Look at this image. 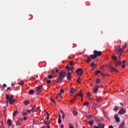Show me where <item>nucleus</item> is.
I'll list each match as a JSON object with an SVG mask.
<instances>
[{
  "label": "nucleus",
  "instance_id": "obj_38",
  "mask_svg": "<svg viewBox=\"0 0 128 128\" xmlns=\"http://www.w3.org/2000/svg\"><path fill=\"white\" fill-rule=\"evenodd\" d=\"M36 105L35 104L31 109L32 112H34V108H36Z\"/></svg>",
  "mask_w": 128,
  "mask_h": 128
},
{
  "label": "nucleus",
  "instance_id": "obj_14",
  "mask_svg": "<svg viewBox=\"0 0 128 128\" xmlns=\"http://www.w3.org/2000/svg\"><path fill=\"white\" fill-rule=\"evenodd\" d=\"M70 94H76V90H74V88H72L70 90Z\"/></svg>",
  "mask_w": 128,
  "mask_h": 128
},
{
  "label": "nucleus",
  "instance_id": "obj_25",
  "mask_svg": "<svg viewBox=\"0 0 128 128\" xmlns=\"http://www.w3.org/2000/svg\"><path fill=\"white\" fill-rule=\"evenodd\" d=\"M73 114H74V116H78V111H76V110H74Z\"/></svg>",
  "mask_w": 128,
  "mask_h": 128
},
{
  "label": "nucleus",
  "instance_id": "obj_59",
  "mask_svg": "<svg viewBox=\"0 0 128 128\" xmlns=\"http://www.w3.org/2000/svg\"><path fill=\"white\" fill-rule=\"evenodd\" d=\"M49 118H50V114H48V116L47 117H46V119H47L48 120Z\"/></svg>",
  "mask_w": 128,
  "mask_h": 128
},
{
  "label": "nucleus",
  "instance_id": "obj_35",
  "mask_svg": "<svg viewBox=\"0 0 128 128\" xmlns=\"http://www.w3.org/2000/svg\"><path fill=\"white\" fill-rule=\"evenodd\" d=\"M101 72H100V70H97L96 72V74H100Z\"/></svg>",
  "mask_w": 128,
  "mask_h": 128
},
{
  "label": "nucleus",
  "instance_id": "obj_55",
  "mask_svg": "<svg viewBox=\"0 0 128 128\" xmlns=\"http://www.w3.org/2000/svg\"><path fill=\"white\" fill-rule=\"evenodd\" d=\"M30 112H32V110H27V112H28V114H30Z\"/></svg>",
  "mask_w": 128,
  "mask_h": 128
},
{
  "label": "nucleus",
  "instance_id": "obj_28",
  "mask_svg": "<svg viewBox=\"0 0 128 128\" xmlns=\"http://www.w3.org/2000/svg\"><path fill=\"white\" fill-rule=\"evenodd\" d=\"M96 100L98 102H102V98H96Z\"/></svg>",
  "mask_w": 128,
  "mask_h": 128
},
{
  "label": "nucleus",
  "instance_id": "obj_57",
  "mask_svg": "<svg viewBox=\"0 0 128 128\" xmlns=\"http://www.w3.org/2000/svg\"><path fill=\"white\" fill-rule=\"evenodd\" d=\"M24 116H28V112H26L23 113Z\"/></svg>",
  "mask_w": 128,
  "mask_h": 128
},
{
  "label": "nucleus",
  "instance_id": "obj_44",
  "mask_svg": "<svg viewBox=\"0 0 128 128\" xmlns=\"http://www.w3.org/2000/svg\"><path fill=\"white\" fill-rule=\"evenodd\" d=\"M126 48V44L125 45L123 46V48H122L124 51V48Z\"/></svg>",
  "mask_w": 128,
  "mask_h": 128
},
{
  "label": "nucleus",
  "instance_id": "obj_62",
  "mask_svg": "<svg viewBox=\"0 0 128 128\" xmlns=\"http://www.w3.org/2000/svg\"><path fill=\"white\" fill-rule=\"evenodd\" d=\"M108 128H114V126H109Z\"/></svg>",
  "mask_w": 128,
  "mask_h": 128
},
{
  "label": "nucleus",
  "instance_id": "obj_42",
  "mask_svg": "<svg viewBox=\"0 0 128 128\" xmlns=\"http://www.w3.org/2000/svg\"><path fill=\"white\" fill-rule=\"evenodd\" d=\"M61 94H64V90L62 88L60 90Z\"/></svg>",
  "mask_w": 128,
  "mask_h": 128
},
{
  "label": "nucleus",
  "instance_id": "obj_3",
  "mask_svg": "<svg viewBox=\"0 0 128 128\" xmlns=\"http://www.w3.org/2000/svg\"><path fill=\"white\" fill-rule=\"evenodd\" d=\"M94 54H96V56H100L102 54V51H98L96 50H94L93 52Z\"/></svg>",
  "mask_w": 128,
  "mask_h": 128
},
{
  "label": "nucleus",
  "instance_id": "obj_11",
  "mask_svg": "<svg viewBox=\"0 0 128 128\" xmlns=\"http://www.w3.org/2000/svg\"><path fill=\"white\" fill-rule=\"evenodd\" d=\"M8 102L10 104H14V102H16V99L8 100Z\"/></svg>",
  "mask_w": 128,
  "mask_h": 128
},
{
  "label": "nucleus",
  "instance_id": "obj_24",
  "mask_svg": "<svg viewBox=\"0 0 128 128\" xmlns=\"http://www.w3.org/2000/svg\"><path fill=\"white\" fill-rule=\"evenodd\" d=\"M16 126H20V119L16 121Z\"/></svg>",
  "mask_w": 128,
  "mask_h": 128
},
{
  "label": "nucleus",
  "instance_id": "obj_30",
  "mask_svg": "<svg viewBox=\"0 0 128 128\" xmlns=\"http://www.w3.org/2000/svg\"><path fill=\"white\" fill-rule=\"evenodd\" d=\"M100 79L97 78L96 80V83L98 84H100Z\"/></svg>",
  "mask_w": 128,
  "mask_h": 128
},
{
  "label": "nucleus",
  "instance_id": "obj_34",
  "mask_svg": "<svg viewBox=\"0 0 128 128\" xmlns=\"http://www.w3.org/2000/svg\"><path fill=\"white\" fill-rule=\"evenodd\" d=\"M91 66L92 68H96V64H94V62H92V64H91Z\"/></svg>",
  "mask_w": 128,
  "mask_h": 128
},
{
  "label": "nucleus",
  "instance_id": "obj_6",
  "mask_svg": "<svg viewBox=\"0 0 128 128\" xmlns=\"http://www.w3.org/2000/svg\"><path fill=\"white\" fill-rule=\"evenodd\" d=\"M13 98H14V95H12L10 97V95L7 94L6 96V100H14Z\"/></svg>",
  "mask_w": 128,
  "mask_h": 128
},
{
  "label": "nucleus",
  "instance_id": "obj_36",
  "mask_svg": "<svg viewBox=\"0 0 128 128\" xmlns=\"http://www.w3.org/2000/svg\"><path fill=\"white\" fill-rule=\"evenodd\" d=\"M17 113H18V110H16V111L13 112V115L14 116H16Z\"/></svg>",
  "mask_w": 128,
  "mask_h": 128
},
{
  "label": "nucleus",
  "instance_id": "obj_29",
  "mask_svg": "<svg viewBox=\"0 0 128 128\" xmlns=\"http://www.w3.org/2000/svg\"><path fill=\"white\" fill-rule=\"evenodd\" d=\"M76 100V96H74V98L72 99L70 102H73Z\"/></svg>",
  "mask_w": 128,
  "mask_h": 128
},
{
  "label": "nucleus",
  "instance_id": "obj_51",
  "mask_svg": "<svg viewBox=\"0 0 128 128\" xmlns=\"http://www.w3.org/2000/svg\"><path fill=\"white\" fill-rule=\"evenodd\" d=\"M122 68H126V65L124 64H123L122 66Z\"/></svg>",
  "mask_w": 128,
  "mask_h": 128
},
{
  "label": "nucleus",
  "instance_id": "obj_52",
  "mask_svg": "<svg viewBox=\"0 0 128 128\" xmlns=\"http://www.w3.org/2000/svg\"><path fill=\"white\" fill-rule=\"evenodd\" d=\"M8 103H9L8 101V100H6V104L7 106H8Z\"/></svg>",
  "mask_w": 128,
  "mask_h": 128
},
{
  "label": "nucleus",
  "instance_id": "obj_8",
  "mask_svg": "<svg viewBox=\"0 0 128 128\" xmlns=\"http://www.w3.org/2000/svg\"><path fill=\"white\" fill-rule=\"evenodd\" d=\"M118 114H126V110L122 108L120 110L118 111Z\"/></svg>",
  "mask_w": 128,
  "mask_h": 128
},
{
  "label": "nucleus",
  "instance_id": "obj_54",
  "mask_svg": "<svg viewBox=\"0 0 128 128\" xmlns=\"http://www.w3.org/2000/svg\"><path fill=\"white\" fill-rule=\"evenodd\" d=\"M62 118H63V120H64V113H63V114L62 116Z\"/></svg>",
  "mask_w": 128,
  "mask_h": 128
},
{
  "label": "nucleus",
  "instance_id": "obj_16",
  "mask_svg": "<svg viewBox=\"0 0 128 128\" xmlns=\"http://www.w3.org/2000/svg\"><path fill=\"white\" fill-rule=\"evenodd\" d=\"M98 57L96 56V54H92L90 56V58H92V60H94L95 58H96Z\"/></svg>",
  "mask_w": 128,
  "mask_h": 128
},
{
  "label": "nucleus",
  "instance_id": "obj_23",
  "mask_svg": "<svg viewBox=\"0 0 128 128\" xmlns=\"http://www.w3.org/2000/svg\"><path fill=\"white\" fill-rule=\"evenodd\" d=\"M124 122H122V124H120L119 128H124Z\"/></svg>",
  "mask_w": 128,
  "mask_h": 128
},
{
  "label": "nucleus",
  "instance_id": "obj_64",
  "mask_svg": "<svg viewBox=\"0 0 128 128\" xmlns=\"http://www.w3.org/2000/svg\"><path fill=\"white\" fill-rule=\"evenodd\" d=\"M64 124H61V128H64Z\"/></svg>",
  "mask_w": 128,
  "mask_h": 128
},
{
  "label": "nucleus",
  "instance_id": "obj_7",
  "mask_svg": "<svg viewBox=\"0 0 128 128\" xmlns=\"http://www.w3.org/2000/svg\"><path fill=\"white\" fill-rule=\"evenodd\" d=\"M114 118H115L116 122H120V118L118 117V114H116L114 115Z\"/></svg>",
  "mask_w": 128,
  "mask_h": 128
},
{
  "label": "nucleus",
  "instance_id": "obj_48",
  "mask_svg": "<svg viewBox=\"0 0 128 128\" xmlns=\"http://www.w3.org/2000/svg\"><path fill=\"white\" fill-rule=\"evenodd\" d=\"M10 87H8L7 90H5V92H8V90H10Z\"/></svg>",
  "mask_w": 128,
  "mask_h": 128
},
{
  "label": "nucleus",
  "instance_id": "obj_50",
  "mask_svg": "<svg viewBox=\"0 0 128 128\" xmlns=\"http://www.w3.org/2000/svg\"><path fill=\"white\" fill-rule=\"evenodd\" d=\"M74 64V62L72 61L70 62V66H72Z\"/></svg>",
  "mask_w": 128,
  "mask_h": 128
},
{
  "label": "nucleus",
  "instance_id": "obj_10",
  "mask_svg": "<svg viewBox=\"0 0 128 128\" xmlns=\"http://www.w3.org/2000/svg\"><path fill=\"white\" fill-rule=\"evenodd\" d=\"M77 96H80V98H82V92L80 90L78 93L76 94Z\"/></svg>",
  "mask_w": 128,
  "mask_h": 128
},
{
  "label": "nucleus",
  "instance_id": "obj_31",
  "mask_svg": "<svg viewBox=\"0 0 128 128\" xmlns=\"http://www.w3.org/2000/svg\"><path fill=\"white\" fill-rule=\"evenodd\" d=\"M84 106H90V102H86L84 104Z\"/></svg>",
  "mask_w": 128,
  "mask_h": 128
},
{
  "label": "nucleus",
  "instance_id": "obj_18",
  "mask_svg": "<svg viewBox=\"0 0 128 128\" xmlns=\"http://www.w3.org/2000/svg\"><path fill=\"white\" fill-rule=\"evenodd\" d=\"M92 62V59L90 57L87 58V60H86V62L88 64H90V62Z\"/></svg>",
  "mask_w": 128,
  "mask_h": 128
},
{
  "label": "nucleus",
  "instance_id": "obj_33",
  "mask_svg": "<svg viewBox=\"0 0 128 128\" xmlns=\"http://www.w3.org/2000/svg\"><path fill=\"white\" fill-rule=\"evenodd\" d=\"M94 120H96V122H100V119L96 117L94 118Z\"/></svg>",
  "mask_w": 128,
  "mask_h": 128
},
{
  "label": "nucleus",
  "instance_id": "obj_61",
  "mask_svg": "<svg viewBox=\"0 0 128 128\" xmlns=\"http://www.w3.org/2000/svg\"><path fill=\"white\" fill-rule=\"evenodd\" d=\"M56 72H58V68H56Z\"/></svg>",
  "mask_w": 128,
  "mask_h": 128
},
{
  "label": "nucleus",
  "instance_id": "obj_45",
  "mask_svg": "<svg viewBox=\"0 0 128 128\" xmlns=\"http://www.w3.org/2000/svg\"><path fill=\"white\" fill-rule=\"evenodd\" d=\"M52 82V80H47L46 83L47 84H50Z\"/></svg>",
  "mask_w": 128,
  "mask_h": 128
},
{
  "label": "nucleus",
  "instance_id": "obj_27",
  "mask_svg": "<svg viewBox=\"0 0 128 128\" xmlns=\"http://www.w3.org/2000/svg\"><path fill=\"white\" fill-rule=\"evenodd\" d=\"M66 70H68V72H70V67L69 66H66L65 67Z\"/></svg>",
  "mask_w": 128,
  "mask_h": 128
},
{
  "label": "nucleus",
  "instance_id": "obj_19",
  "mask_svg": "<svg viewBox=\"0 0 128 128\" xmlns=\"http://www.w3.org/2000/svg\"><path fill=\"white\" fill-rule=\"evenodd\" d=\"M112 60H114V62H116V60H118V57L115 56H112Z\"/></svg>",
  "mask_w": 128,
  "mask_h": 128
},
{
  "label": "nucleus",
  "instance_id": "obj_21",
  "mask_svg": "<svg viewBox=\"0 0 128 128\" xmlns=\"http://www.w3.org/2000/svg\"><path fill=\"white\" fill-rule=\"evenodd\" d=\"M7 122H8V124L10 126H12V120L8 119L7 120Z\"/></svg>",
  "mask_w": 128,
  "mask_h": 128
},
{
  "label": "nucleus",
  "instance_id": "obj_47",
  "mask_svg": "<svg viewBox=\"0 0 128 128\" xmlns=\"http://www.w3.org/2000/svg\"><path fill=\"white\" fill-rule=\"evenodd\" d=\"M57 96H62V93H58L57 94Z\"/></svg>",
  "mask_w": 128,
  "mask_h": 128
},
{
  "label": "nucleus",
  "instance_id": "obj_63",
  "mask_svg": "<svg viewBox=\"0 0 128 128\" xmlns=\"http://www.w3.org/2000/svg\"><path fill=\"white\" fill-rule=\"evenodd\" d=\"M24 120H28V118H26V117H24Z\"/></svg>",
  "mask_w": 128,
  "mask_h": 128
},
{
  "label": "nucleus",
  "instance_id": "obj_43",
  "mask_svg": "<svg viewBox=\"0 0 128 128\" xmlns=\"http://www.w3.org/2000/svg\"><path fill=\"white\" fill-rule=\"evenodd\" d=\"M58 124H62V119H58Z\"/></svg>",
  "mask_w": 128,
  "mask_h": 128
},
{
  "label": "nucleus",
  "instance_id": "obj_58",
  "mask_svg": "<svg viewBox=\"0 0 128 128\" xmlns=\"http://www.w3.org/2000/svg\"><path fill=\"white\" fill-rule=\"evenodd\" d=\"M94 128H100V126H94Z\"/></svg>",
  "mask_w": 128,
  "mask_h": 128
},
{
  "label": "nucleus",
  "instance_id": "obj_60",
  "mask_svg": "<svg viewBox=\"0 0 128 128\" xmlns=\"http://www.w3.org/2000/svg\"><path fill=\"white\" fill-rule=\"evenodd\" d=\"M90 70H92V72H94V68H92L90 69Z\"/></svg>",
  "mask_w": 128,
  "mask_h": 128
},
{
  "label": "nucleus",
  "instance_id": "obj_12",
  "mask_svg": "<svg viewBox=\"0 0 128 128\" xmlns=\"http://www.w3.org/2000/svg\"><path fill=\"white\" fill-rule=\"evenodd\" d=\"M72 78V74L68 72L67 74V79L70 80Z\"/></svg>",
  "mask_w": 128,
  "mask_h": 128
},
{
  "label": "nucleus",
  "instance_id": "obj_1",
  "mask_svg": "<svg viewBox=\"0 0 128 128\" xmlns=\"http://www.w3.org/2000/svg\"><path fill=\"white\" fill-rule=\"evenodd\" d=\"M66 72L64 71H61L60 72V74H59V76H58V78H56V82L58 83H60L62 82V78H66Z\"/></svg>",
  "mask_w": 128,
  "mask_h": 128
},
{
  "label": "nucleus",
  "instance_id": "obj_17",
  "mask_svg": "<svg viewBox=\"0 0 128 128\" xmlns=\"http://www.w3.org/2000/svg\"><path fill=\"white\" fill-rule=\"evenodd\" d=\"M29 94H34V90H30L28 92Z\"/></svg>",
  "mask_w": 128,
  "mask_h": 128
},
{
  "label": "nucleus",
  "instance_id": "obj_32",
  "mask_svg": "<svg viewBox=\"0 0 128 128\" xmlns=\"http://www.w3.org/2000/svg\"><path fill=\"white\" fill-rule=\"evenodd\" d=\"M120 110V107H118V106H116L114 108V110Z\"/></svg>",
  "mask_w": 128,
  "mask_h": 128
},
{
  "label": "nucleus",
  "instance_id": "obj_56",
  "mask_svg": "<svg viewBox=\"0 0 128 128\" xmlns=\"http://www.w3.org/2000/svg\"><path fill=\"white\" fill-rule=\"evenodd\" d=\"M122 64H126V60H123L122 62Z\"/></svg>",
  "mask_w": 128,
  "mask_h": 128
},
{
  "label": "nucleus",
  "instance_id": "obj_53",
  "mask_svg": "<svg viewBox=\"0 0 128 128\" xmlns=\"http://www.w3.org/2000/svg\"><path fill=\"white\" fill-rule=\"evenodd\" d=\"M100 74H101V76H102V78H104V73L101 72Z\"/></svg>",
  "mask_w": 128,
  "mask_h": 128
},
{
  "label": "nucleus",
  "instance_id": "obj_2",
  "mask_svg": "<svg viewBox=\"0 0 128 128\" xmlns=\"http://www.w3.org/2000/svg\"><path fill=\"white\" fill-rule=\"evenodd\" d=\"M122 52H124V49L120 48V47H119L117 48L116 50V54H118V56H122Z\"/></svg>",
  "mask_w": 128,
  "mask_h": 128
},
{
  "label": "nucleus",
  "instance_id": "obj_4",
  "mask_svg": "<svg viewBox=\"0 0 128 128\" xmlns=\"http://www.w3.org/2000/svg\"><path fill=\"white\" fill-rule=\"evenodd\" d=\"M76 72L78 76H82V75L83 72L82 68H79L78 70H76Z\"/></svg>",
  "mask_w": 128,
  "mask_h": 128
},
{
  "label": "nucleus",
  "instance_id": "obj_49",
  "mask_svg": "<svg viewBox=\"0 0 128 128\" xmlns=\"http://www.w3.org/2000/svg\"><path fill=\"white\" fill-rule=\"evenodd\" d=\"M51 74H54V70H52V71H51Z\"/></svg>",
  "mask_w": 128,
  "mask_h": 128
},
{
  "label": "nucleus",
  "instance_id": "obj_9",
  "mask_svg": "<svg viewBox=\"0 0 128 128\" xmlns=\"http://www.w3.org/2000/svg\"><path fill=\"white\" fill-rule=\"evenodd\" d=\"M98 85H96L94 88L93 92H94V94H96L98 92Z\"/></svg>",
  "mask_w": 128,
  "mask_h": 128
},
{
  "label": "nucleus",
  "instance_id": "obj_20",
  "mask_svg": "<svg viewBox=\"0 0 128 128\" xmlns=\"http://www.w3.org/2000/svg\"><path fill=\"white\" fill-rule=\"evenodd\" d=\"M99 128H104V124H98Z\"/></svg>",
  "mask_w": 128,
  "mask_h": 128
},
{
  "label": "nucleus",
  "instance_id": "obj_22",
  "mask_svg": "<svg viewBox=\"0 0 128 128\" xmlns=\"http://www.w3.org/2000/svg\"><path fill=\"white\" fill-rule=\"evenodd\" d=\"M89 124L91 126H94V120H92L91 121H90L89 122Z\"/></svg>",
  "mask_w": 128,
  "mask_h": 128
},
{
  "label": "nucleus",
  "instance_id": "obj_5",
  "mask_svg": "<svg viewBox=\"0 0 128 128\" xmlns=\"http://www.w3.org/2000/svg\"><path fill=\"white\" fill-rule=\"evenodd\" d=\"M42 86H38L36 88V91L37 92H38V94L42 92Z\"/></svg>",
  "mask_w": 128,
  "mask_h": 128
},
{
  "label": "nucleus",
  "instance_id": "obj_13",
  "mask_svg": "<svg viewBox=\"0 0 128 128\" xmlns=\"http://www.w3.org/2000/svg\"><path fill=\"white\" fill-rule=\"evenodd\" d=\"M30 104V100H26L24 102V104L25 105V106H28V104Z\"/></svg>",
  "mask_w": 128,
  "mask_h": 128
},
{
  "label": "nucleus",
  "instance_id": "obj_37",
  "mask_svg": "<svg viewBox=\"0 0 128 128\" xmlns=\"http://www.w3.org/2000/svg\"><path fill=\"white\" fill-rule=\"evenodd\" d=\"M54 78V76L52 75H49L48 76V78H49L50 80L52 78Z\"/></svg>",
  "mask_w": 128,
  "mask_h": 128
},
{
  "label": "nucleus",
  "instance_id": "obj_46",
  "mask_svg": "<svg viewBox=\"0 0 128 128\" xmlns=\"http://www.w3.org/2000/svg\"><path fill=\"white\" fill-rule=\"evenodd\" d=\"M90 93H87V98H90Z\"/></svg>",
  "mask_w": 128,
  "mask_h": 128
},
{
  "label": "nucleus",
  "instance_id": "obj_41",
  "mask_svg": "<svg viewBox=\"0 0 128 128\" xmlns=\"http://www.w3.org/2000/svg\"><path fill=\"white\" fill-rule=\"evenodd\" d=\"M69 127L70 128H74V126H72V124L70 123L69 124Z\"/></svg>",
  "mask_w": 128,
  "mask_h": 128
},
{
  "label": "nucleus",
  "instance_id": "obj_26",
  "mask_svg": "<svg viewBox=\"0 0 128 128\" xmlns=\"http://www.w3.org/2000/svg\"><path fill=\"white\" fill-rule=\"evenodd\" d=\"M120 66L122 64V62L120 61L119 62H116V66Z\"/></svg>",
  "mask_w": 128,
  "mask_h": 128
},
{
  "label": "nucleus",
  "instance_id": "obj_15",
  "mask_svg": "<svg viewBox=\"0 0 128 128\" xmlns=\"http://www.w3.org/2000/svg\"><path fill=\"white\" fill-rule=\"evenodd\" d=\"M111 71L112 72H118V70L114 68V66L111 67Z\"/></svg>",
  "mask_w": 128,
  "mask_h": 128
},
{
  "label": "nucleus",
  "instance_id": "obj_39",
  "mask_svg": "<svg viewBox=\"0 0 128 128\" xmlns=\"http://www.w3.org/2000/svg\"><path fill=\"white\" fill-rule=\"evenodd\" d=\"M24 84V82L22 81L21 82H20L19 83V84H20V86H22Z\"/></svg>",
  "mask_w": 128,
  "mask_h": 128
},
{
  "label": "nucleus",
  "instance_id": "obj_40",
  "mask_svg": "<svg viewBox=\"0 0 128 128\" xmlns=\"http://www.w3.org/2000/svg\"><path fill=\"white\" fill-rule=\"evenodd\" d=\"M50 101L54 102V104H56V100L54 99H50Z\"/></svg>",
  "mask_w": 128,
  "mask_h": 128
}]
</instances>
